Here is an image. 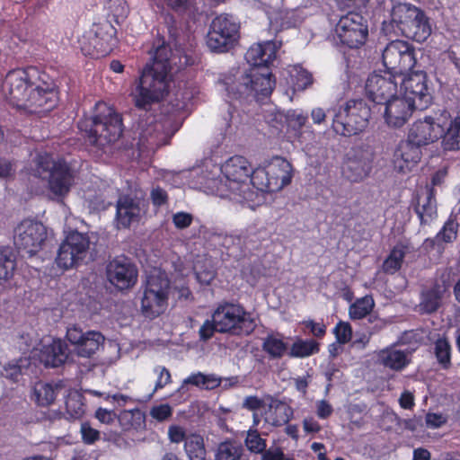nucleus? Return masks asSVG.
I'll list each match as a JSON object with an SVG mask.
<instances>
[{
	"mask_svg": "<svg viewBox=\"0 0 460 460\" xmlns=\"http://www.w3.org/2000/svg\"><path fill=\"white\" fill-rule=\"evenodd\" d=\"M433 353L440 369L448 370L452 367V346L446 337H438L435 341Z\"/></svg>",
	"mask_w": 460,
	"mask_h": 460,
	"instance_id": "2f4dec72",
	"label": "nucleus"
},
{
	"mask_svg": "<svg viewBox=\"0 0 460 460\" xmlns=\"http://www.w3.org/2000/svg\"><path fill=\"white\" fill-rule=\"evenodd\" d=\"M444 117L443 124V135L441 138V146L444 151H458L460 150V116H456L450 119L448 127L445 128V125L448 119H450V113L444 111L442 113Z\"/></svg>",
	"mask_w": 460,
	"mask_h": 460,
	"instance_id": "cd10ccee",
	"label": "nucleus"
},
{
	"mask_svg": "<svg viewBox=\"0 0 460 460\" xmlns=\"http://www.w3.org/2000/svg\"><path fill=\"white\" fill-rule=\"evenodd\" d=\"M332 130L342 137L361 133L368 125L371 108L363 99H350L328 110Z\"/></svg>",
	"mask_w": 460,
	"mask_h": 460,
	"instance_id": "39448f33",
	"label": "nucleus"
},
{
	"mask_svg": "<svg viewBox=\"0 0 460 460\" xmlns=\"http://www.w3.org/2000/svg\"><path fill=\"white\" fill-rule=\"evenodd\" d=\"M241 25L232 14L220 13L212 19L208 33L206 44L213 53H227L238 44L241 33Z\"/></svg>",
	"mask_w": 460,
	"mask_h": 460,
	"instance_id": "1a4fd4ad",
	"label": "nucleus"
},
{
	"mask_svg": "<svg viewBox=\"0 0 460 460\" xmlns=\"http://www.w3.org/2000/svg\"><path fill=\"white\" fill-rule=\"evenodd\" d=\"M271 181V190H281L291 182V164L282 157H276L266 167Z\"/></svg>",
	"mask_w": 460,
	"mask_h": 460,
	"instance_id": "bb28decb",
	"label": "nucleus"
},
{
	"mask_svg": "<svg viewBox=\"0 0 460 460\" xmlns=\"http://www.w3.org/2000/svg\"><path fill=\"white\" fill-rule=\"evenodd\" d=\"M106 278L119 290L130 289L137 282L138 269L130 258L116 256L106 265Z\"/></svg>",
	"mask_w": 460,
	"mask_h": 460,
	"instance_id": "f3484780",
	"label": "nucleus"
},
{
	"mask_svg": "<svg viewBox=\"0 0 460 460\" xmlns=\"http://www.w3.org/2000/svg\"><path fill=\"white\" fill-rule=\"evenodd\" d=\"M80 433L82 441L85 445H93L101 438L100 431L93 429L89 421H84L81 423Z\"/></svg>",
	"mask_w": 460,
	"mask_h": 460,
	"instance_id": "09e8293b",
	"label": "nucleus"
},
{
	"mask_svg": "<svg viewBox=\"0 0 460 460\" xmlns=\"http://www.w3.org/2000/svg\"><path fill=\"white\" fill-rule=\"evenodd\" d=\"M320 351V343L314 339H302L297 337L289 349L291 358H304L317 354Z\"/></svg>",
	"mask_w": 460,
	"mask_h": 460,
	"instance_id": "72a5a7b5",
	"label": "nucleus"
},
{
	"mask_svg": "<svg viewBox=\"0 0 460 460\" xmlns=\"http://www.w3.org/2000/svg\"><path fill=\"white\" fill-rule=\"evenodd\" d=\"M425 421L428 428L438 429L447 422V419L441 413L428 412Z\"/></svg>",
	"mask_w": 460,
	"mask_h": 460,
	"instance_id": "0e129e2a",
	"label": "nucleus"
},
{
	"mask_svg": "<svg viewBox=\"0 0 460 460\" xmlns=\"http://www.w3.org/2000/svg\"><path fill=\"white\" fill-rule=\"evenodd\" d=\"M405 253V246L397 244L393 247L383 262V271L386 274H394L397 272L402 268Z\"/></svg>",
	"mask_w": 460,
	"mask_h": 460,
	"instance_id": "58836bf2",
	"label": "nucleus"
},
{
	"mask_svg": "<svg viewBox=\"0 0 460 460\" xmlns=\"http://www.w3.org/2000/svg\"><path fill=\"white\" fill-rule=\"evenodd\" d=\"M287 344L283 340L271 334L268 335L262 342V349L272 358H280L287 350Z\"/></svg>",
	"mask_w": 460,
	"mask_h": 460,
	"instance_id": "49530a36",
	"label": "nucleus"
},
{
	"mask_svg": "<svg viewBox=\"0 0 460 460\" xmlns=\"http://www.w3.org/2000/svg\"><path fill=\"white\" fill-rule=\"evenodd\" d=\"M140 203L128 194L120 195L116 203L115 221L117 227L129 228L133 223L140 219Z\"/></svg>",
	"mask_w": 460,
	"mask_h": 460,
	"instance_id": "b1692460",
	"label": "nucleus"
},
{
	"mask_svg": "<svg viewBox=\"0 0 460 460\" xmlns=\"http://www.w3.org/2000/svg\"><path fill=\"white\" fill-rule=\"evenodd\" d=\"M402 79L401 89L403 96L412 102L419 110L427 109L432 102V94L428 84V75L422 70L409 71Z\"/></svg>",
	"mask_w": 460,
	"mask_h": 460,
	"instance_id": "a211bd4d",
	"label": "nucleus"
},
{
	"mask_svg": "<svg viewBox=\"0 0 460 460\" xmlns=\"http://www.w3.org/2000/svg\"><path fill=\"white\" fill-rule=\"evenodd\" d=\"M6 101L28 114H45L58 102V91L52 77L35 66L10 70L2 83Z\"/></svg>",
	"mask_w": 460,
	"mask_h": 460,
	"instance_id": "f257e3e1",
	"label": "nucleus"
},
{
	"mask_svg": "<svg viewBox=\"0 0 460 460\" xmlns=\"http://www.w3.org/2000/svg\"><path fill=\"white\" fill-rule=\"evenodd\" d=\"M189 435L186 434V430L183 427L179 425H171L168 429V437L172 443H181L185 442Z\"/></svg>",
	"mask_w": 460,
	"mask_h": 460,
	"instance_id": "13d9d810",
	"label": "nucleus"
},
{
	"mask_svg": "<svg viewBox=\"0 0 460 460\" xmlns=\"http://www.w3.org/2000/svg\"><path fill=\"white\" fill-rule=\"evenodd\" d=\"M184 449L190 460L206 459L207 450L205 447L204 438L199 434H190L184 443Z\"/></svg>",
	"mask_w": 460,
	"mask_h": 460,
	"instance_id": "c9c22d12",
	"label": "nucleus"
},
{
	"mask_svg": "<svg viewBox=\"0 0 460 460\" xmlns=\"http://www.w3.org/2000/svg\"><path fill=\"white\" fill-rule=\"evenodd\" d=\"M399 405L404 410H411L415 406L413 394L409 391H403L399 398Z\"/></svg>",
	"mask_w": 460,
	"mask_h": 460,
	"instance_id": "338daca9",
	"label": "nucleus"
},
{
	"mask_svg": "<svg viewBox=\"0 0 460 460\" xmlns=\"http://www.w3.org/2000/svg\"><path fill=\"white\" fill-rule=\"evenodd\" d=\"M243 455L242 444L234 439L220 442L215 452V460H241Z\"/></svg>",
	"mask_w": 460,
	"mask_h": 460,
	"instance_id": "473e14b6",
	"label": "nucleus"
},
{
	"mask_svg": "<svg viewBox=\"0 0 460 460\" xmlns=\"http://www.w3.org/2000/svg\"><path fill=\"white\" fill-rule=\"evenodd\" d=\"M443 135V124L430 116L416 120L409 129L408 138L419 146H428L440 139Z\"/></svg>",
	"mask_w": 460,
	"mask_h": 460,
	"instance_id": "412c9836",
	"label": "nucleus"
},
{
	"mask_svg": "<svg viewBox=\"0 0 460 460\" xmlns=\"http://www.w3.org/2000/svg\"><path fill=\"white\" fill-rule=\"evenodd\" d=\"M293 84L295 89L305 90L313 84V75L308 71L301 69L294 76Z\"/></svg>",
	"mask_w": 460,
	"mask_h": 460,
	"instance_id": "603ef678",
	"label": "nucleus"
},
{
	"mask_svg": "<svg viewBox=\"0 0 460 460\" xmlns=\"http://www.w3.org/2000/svg\"><path fill=\"white\" fill-rule=\"evenodd\" d=\"M90 246L87 234L76 230L67 234L58 251L56 263L58 268L68 270L76 266L86 256Z\"/></svg>",
	"mask_w": 460,
	"mask_h": 460,
	"instance_id": "dca6fc26",
	"label": "nucleus"
},
{
	"mask_svg": "<svg viewBox=\"0 0 460 460\" xmlns=\"http://www.w3.org/2000/svg\"><path fill=\"white\" fill-rule=\"evenodd\" d=\"M154 126H149L139 134L137 145L139 148H149L154 145H157L156 137L154 136Z\"/></svg>",
	"mask_w": 460,
	"mask_h": 460,
	"instance_id": "5fc2aeb1",
	"label": "nucleus"
},
{
	"mask_svg": "<svg viewBox=\"0 0 460 460\" xmlns=\"http://www.w3.org/2000/svg\"><path fill=\"white\" fill-rule=\"evenodd\" d=\"M391 22L402 35L420 43L424 42L432 31L425 12L409 3H398L393 6Z\"/></svg>",
	"mask_w": 460,
	"mask_h": 460,
	"instance_id": "423d86ee",
	"label": "nucleus"
},
{
	"mask_svg": "<svg viewBox=\"0 0 460 460\" xmlns=\"http://www.w3.org/2000/svg\"><path fill=\"white\" fill-rule=\"evenodd\" d=\"M38 167L49 172V187L52 193L64 197L74 183L75 175L69 164L64 158L54 160L49 154L39 155Z\"/></svg>",
	"mask_w": 460,
	"mask_h": 460,
	"instance_id": "ddd939ff",
	"label": "nucleus"
},
{
	"mask_svg": "<svg viewBox=\"0 0 460 460\" xmlns=\"http://www.w3.org/2000/svg\"><path fill=\"white\" fill-rule=\"evenodd\" d=\"M237 113L236 107L229 101L224 102L219 108V114L217 118V123L219 129L225 134L231 128L236 117L239 116Z\"/></svg>",
	"mask_w": 460,
	"mask_h": 460,
	"instance_id": "c03bdc74",
	"label": "nucleus"
},
{
	"mask_svg": "<svg viewBox=\"0 0 460 460\" xmlns=\"http://www.w3.org/2000/svg\"><path fill=\"white\" fill-rule=\"evenodd\" d=\"M421 147L407 137L397 145L394 151L393 164L398 172L411 171L420 161Z\"/></svg>",
	"mask_w": 460,
	"mask_h": 460,
	"instance_id": "5701e85b",
	"label": "nucleus"
},
{
	"mask_svg": "<svg viewBox=\"0 0 460 460\" xmlns=\"http://www.w3.org/2000/svg\"><path fill=\"white\" fill-rule=\"evenodd\" d=\"M216 332H218V326L215 323L214 319L212 318V320H206L199 331L200 341H208L214 336Z\"/></svg>",
	"mask_w": 460,
	"mask_h": 460,
	"instance_id": "6e6d98bb",
	"label": "nucleus"
},
{
	"mask_svg": "<svg viewBox=\"0 0 460 460\" xmlns=\"http://www.w3.org/2000/svg\"><path fill=\"white\" fill-rule=\"evenodd\" d=\"M333 333L340 344H346L352 338V328L348 322L340 321L333 329Z\"/></svg>",
	"mask_w": 460,
	"mask_h": 460,
	"instance_id": "3c124183",
	"label": "nucleus"
},
{
	"mask_svg": "<svg viewBox=\"0 0 460 460\" xmlns=\"http://www.w3.org/2000/svg\"><path fill=\"white\" fill-rule=\"evenodd\" d=\"M294 414L291 406L283 402H278L270 406L266 421L274 427H281L288 423Z\"/></svg>",
	"mask_w": 460,
	"mask_h": 460,
	"instance_id": "7c9ffc66",
	"label": "nucleus"
},
{
	"mask_svg": "<svg viewBox=\"0 0 460 460\" xmlns=\"http://www.w3.org/2000/svg\"><path fill=\"white\" fill-rule=\"evenodd\" d=\"M16 269V256L13 248L0 247V280H8L13 278Z\"/></svg>",
	"mask_w": 460,
	"mask_h": 460,
	"instance_id": "f704fd0d",
	"label": "nucleus"
},
{
	"mask_svg": "<svg viewBox=\"0 0 460 460\" xmlns=\"http://www.w3.org/2000/svg\"><path fill=\"white\" fill-rule=\"evenodd\" d=\"M142 289L141 313L146 318L154 320L168 307L172 292L171 280L165 271H154L146 277Z\"/></svg>",
	"mask_w": 460,
	"mask_h": 460,
	"instance_id": "0eeeda50",
	"label": "nucleus"
},
{
	"mask_svg": "<svg viewBox=\"0 0 460 460\" xmlns=\"http://www.w3.org/2000/svg\"><path fill=\"white\" fill-rule=\"evenodd\" d=\"M67 419L78 420L84 414V396L79 393L68 394L66 400Z\"/></svg>",
	"mask_w": 460,
	"mask_h": 460,
	"instance_id": "a18cd8bd",
	"label": "nucleus"
},
{
	"mask_svg": "<svg viewBox=\"0 0 460 460\" xmlns=\"http://www.w3.org/2000/svg\"><path fill=\"white\" fill-rule=\"evenodd\" d=\"M301 323L317 339H323L326 334V326L323 323H315L314 320H304Z\"/></svg>",
	"mask_w": 460,
	"mask_h": 460,
	"instance_id": "4d7b16f0",
	"label": "nucleus"
},
{
	"mask_svg": "<svg viewBox=\"0 0 460 460\" xmlns=\"http://www.w3.org/2000/svg\"><path fill=\"white\" fill-rule=\"evenodd\" d=\"M248 182L249 186L252 184L253 188L261 192L275 191L271 190V181L266 167L252 168Z\"/></svg>",
	"mask_w": 460,
	"mask_h": 460,
	"instance_id": "37998d69",
	"label": "nucleus"
},
{
	"mask_svg": "<svg viewBox=\"0 0 460 460\" xmlns=\"http://www.w3.org/2000/svg\"><path fill=\"white\" fill-rule=\"evenodd\" d=\"M335 39L345 47L358 49L368 38L367 20L358 12L349 11L341 16L334 29Z\"/></svg>",
	"mask_w": 460,
	"mask_h": 460,
	"instance_id": "9b49d317",
	"label": "nucleus"
},
{
	"mask_svg": "<svg viewBox=\"0 0 460 460\" xmlns=\"http://www.w3.org/2000/svg\"><path fill=\"white\" fill-rule=\"evenodd\" d=\"M58 385L38 382L34 386V397L38 405L46 407L54 402L57 397Z\"/></svg>",
	"mask_w": 460,
	"mask_h": 460,
	"instance_id": "ea45409f",
	"label": "nucleus"
},
{
	"mask_svg": "<svg viewBox=\"0 0 460 460\" xmlns=\"http://www.w3.org/2000/svg\"><path fill=\"white\" fill-rule=\"evenodd\" d=\"M218 332L234 336H248L256 328L252 314L243 306L232 303L219 305L213 313Z\"/></svg>",
	"mask_w": 460,
	"mask_h": 460,
	"instance_id": "9d476101",
	"label": "nucleus"
},
{
	"mask_svg": "<svg viewBox=\"0 0 460 460\" xmlns=\"http://www.w3.org/2000/svg\"><path fill=\"white\" fill-rule=\"evenodd\" d=\"M168 75L146 66L132 93L135 106L148 111L155 103L163 101L169 93Z\"/></svg>",
	"mask_w": 460,
	"mask_h": 460,
	"instance_id": "6e6552de",
	"label": "nucleus"
},
{
	"mask_svg": "<svg viewBox=\"0 0 460 460\" xmlns=\"http://www.w3.org/2000/svg\"><path fill=\"white\" fill-rule=\"evenodd\" d=\"M244 444L249 451L255 454H262L267 447L266 439L261 437L257 429L248 430Z\"/></svg>",
	"mask_w": 460,
	"mask_h": 460,
	"instance_id": "de8ad7c7",
	"label": "nucleus"
},
{
	"mask_svg": "<svg viewBox=\"0 0 460 460\" xmlns=\"http://www.w3.org/2000/svg\"><path fill=\"white\" fill-rule=\"evenodd\" d=\"M110 13L118 22L119 19H124L128 13V6L125 0H109L107 3Z\"/></svg>",
	"mask_w": 460,
	"mask_h": 460,
	"instance_id": "8fccbe9b",
	"label": "nucleus"
},
{
	"mask_svg": "<svg viewBox=\"0 0 460 460\" xmlns=\"http://www.w3.org/2000/svg\"><path fill=\"white\" fill-rule=\"evenodd\" d=\"M157 375L155 391L164 388L165 385L172 383V376L170 371L164 366H157L154 369Z\"/></svg>",
	"mask_w": 460,
	"mask_h": 460,
	"instance_id": "864d4df0",
	"label": "nucleus"
},
{
	"mask_svg": "<svg viewBox=\"0 0 460 460\" xmlns=\"http://www.w3.org/2000/svg\"><path fill=\"white\" fill-rule=\"evenodd\" d=\"M375 306V301L370 295L356 299L349 308V315L352 320H360L369 314Z\"/></svg>",
	"mask_w": 460,
	"mask_h": 460,
	"instance_id": "79ce46f5",
	"label": "nucleus"
},
{
	"mask_svg": "<svg viewBox=\"0 0 460 460\" xmlns=\"http://www.w3.org/2000/svg\"><path fill=\"white\" fill-rule=\"evenodd\" d=\"M66 338L73 347V352L76 356L85 358H93L105 341L104 336L100 332H84L76 326L67 328Z\"/></svg>",
	"mask_w": 460,
	"mask_h": 460,
	"instance_id": "6ab92c4d",
	"label": "nucleus"
},
{
	"mask_svg": "<svg viewBox=\"0 0 460 460\" xmlns=\"http://www.w3.org/2000/svg\"><path fill=\"white\" fill-rule=\"evenodd\" d=\"M261 460H295L294 458H286L281 447H270L265 449L261 455Z\"/></svg>",
	"mask_w": 460,
	"mask_h": 460,
	"instance_id": "680f3d73",
	"label": "nucleus"
},
{
	"mask_svg": "<svg viewBox=\"0 0 460 460\" xmlns=\"http://www.w3.org/2000/svg\"><path fill=\"white\" fill-rule=\"evenodd\" d=\"M92 35L84 37L81 50L84 56L101 58L108 56L118 44L117 29L109 21L94 23Z\"/></svg>",
	"mask_w": 460,
	"mask_h": 460,
	"instance_id": "f8f14e48",
	"label": "nucleus"
},
{
	"mask_svg": "<svg viewBox=\"0 0 460 460\" xmlns=\"http://www.w3.org/2000/svg\"><path fill=\"white\" fill-rule=\"evenodd\" d=\"M123 133L122 117L113 107L103 102L95 105V111L91 119L86 136L91 145L104 150L117 142Z\"/></svg>",
	"mask_w": 460,
	"mask_h": 460,
	"instance_id": "20e7f679",
	"label": "nucleus"
},
{
	"mask_svg": "<svg viewBox=\"0 0 460 460\" xmlns=\"http://www.w3.org/2000/svg\"><path fill=\"white\" fill-rule=\"evenodd\" d=\"M458 227L459 224L456 217L450 215L433 238L425 239L423 243L424 249L427 252L436 250L438 253L441 254L445 250V243H451L456 239Z\"/></svg>",
	"mask_w": 460,
	"mask_h": 460,
	"instance_id": "393cba45",
	"label": "nucleus"
},
{
	"mask_svg": "<svg viewBox=\"0 0 460 460\" xmlns=\"http://www.w3.org/2000/svg\"><path fill=\"white\" fill-rule=\"evenodd\" d=\"M46 226L33 219L22 220L14 229V244L29 257L39 252L47 240Z\"/></svg>",
	"mask_w": 460,
	"mask_h": 460,
	"instance_id": "2eb2a0df",
	"label": "nucleus"
},
{
	"mask_svg": "<svg viewBox=\"0 0 460 460\" xmlns=\"http://www.w3.org/2000/svg\"><path fill=\"white\" fill-rule=\"evenodd\" d=\"M192 220V216L186 212H178L172 217V222L178 229L187 228L191 225Z\"/></svg>",
	"mask_w": 460,
	"mask_h": 460,
	"instance_id": "e2e57ef3",
	"label": "nucleus"
},
{
	"mask_svg": "<svg viewBox=\"0 0 460 460\" xmlns=\"http://www.w3.org/2000/svg\"><path fill=\"white\" fill-rule=\"evenodd\" d=\"M377 359L385 367L394 371L403 370L411 362L407 352L394 347L381 349L377 354Z\"/></svg>",
	"mask_w": 460,
	"mask_h": 460,
	"instance_id": "c85d7f7f",
	"label": "nucleus"
},
{
	"mask_svg": "<svg viewBox=\"0 0 460 460\" xmlns=\"http://www.w3.org/2000/svg\"><path fill=\"white\" fill-rule=\"evenodd\" d=\"M150 414L156 420L163 421L172 415V408L166 403L154 406L151 409Z\"/></svg>",
	"mask_w": 460,
	"mask_h": 460,
	"instance_id": "052dcab7",
	"label": "nucleus"
},
{
	"mask_svg": "<svg viewBox=\"0 0 460 460\" xmlns=\"http://www.w3.org/2000/svg\"><path fill=\"white\" fill-rule=\"evenodd\" d=\"M414 211L419 217L420 225H427L437 217V201L433 189L428 190L422 204L418 200L414 206Z\"/></svg>",
	"mask_w": 460,
	"mask_h": 460,
	"instance_id": "c756f323",
	"label": "nucleus"
},
{
	"mask_svg": "<svg viewBox=\"0 0 460 460\" xmlns=\"http://www.w3.org/2000/svg\"><path fill=\"white\" fill-rule=\"evenodd\" d=\"M251 169L252 165L245 157L234 155L221 166V175L208 179L206 186L221 198L234 199L239 202L250 201L253 195L248 182Z\"/></svg>",
	"mask_w": 460,
	"mask_h": 460,
	"instance_id": "7ed1b4c3",
	"label": "nucleus"
},
{
	"mask_svg": "<svg viewBox=\"0 0 460 460\" xmlns=\"http://www.w3.org/2000/svg\"><path fill=\"white\" fill-rule=\"evenodd\" d=\"M170 56L171 49L165 41L163 40L162 42H158L157 46H155L154 49L153 63L147 66L148 67L155 68L160 72L164 69L165 74L168 75L171 68Z\"/></svg>",
	"mask_w": 460,
	"mask_h": 460,
	"instance_id": "e433bc0d",
	"label": "nucleus"
},
{
	"mask_svg": "<svg viewBox=\"0 0 460 460\" xmlns=\"http://www.w3.org/2000/svg\"><path fill=\"white\" fill-rule=\"evenodd\" d=\"M150 198L153 205L155 207H162L168 201L167 192L159 186L152 189Z\"/></svg>",
	"mask_w": 460,
	"mask_h": 460,
	"instance_id": "bf43d9fd",
	"label": "nucleus"
},
{
	"mask_svg": "<svg viewBox=\"0 0 460 460\" xmlns=\"http://www.w3.org/2000/svg\"><path fill=\"white\" fill-rule=\"evenodd\" d=\"M396 76L385 70L384 75L376 72L369 75L365 85L368 99L375 104H383L394 97L397 93Z\"/></svg>",
	"mask_w": 460,
	"mask_h": 460,
	"instance_id": "aec40b11",
	"label": "nucleus"
},
{
	"mask_svg": "<svg viewBox=\"0 0 460 460\" xmlns=\"http://www.w3.org/2000/svg\"><path fill=\"white\" fill-rule=\"evenodd\" d=\"M332 412V406L326 400H321L317 402L316 414L320 419L325 420L329 418Z\"/></svg>",
	"mask_w": 460,
	"mask_h": 460,
	"instance_id": "69168bd1",
	"label": "nucleus"
},
{
	"mask_svg": "<svg viewBox=\"0 0 460 460\" xmlns=\"http://www.w3.org/2000/svg\"><path fill=\"white\" fill-rule=\"evenodd\" d=\"M278 46L272 40L255 43L245 53L251 67L231 84H227V96L234 101L259 100L271 94L276 78L270 66L277 58Z\"/></svg>",
	"mask_w": 460,
	"mask_h": 460,
	"instance_id": "f03ea898",
	"label": "nucleus"
},
{
	"mask_svg": "<svg viewBox=\"0 0 460 460\" xmlns=\"http://www.w3.org/2000/svg\"><path fill=\"white\" fill-rule=\"evenodd\" d=\"M384 118L389 127L401 128L407 123L417 106L404 96L395 95L385 103Z\"/></svg>",
	"mask_w": 460,
	"mask_h": 460,
	"instance_id": "4be33fe9",
	"label": "nucleus"
},
{
	"mask_svg": "<svg viewBox=\"0 0 460 460\" xmlns=\"http://www.w3.org/2000/svg\"><path fill=\"white\" fill-rule=\"evenodd\" d=\"M343 174L350 181H359L368 173L367 164L362 160L349 158L343 166Z\"/></svg>",
	"mask_w": 460,
	"mask_h": 460,
	"instance_id": "a19ab883",
	"label": "nucleus"
},
{
	"mask_svg": "<svg viewBox=\"0 0 460 460\" xmlns=\"http://www.w3.org/2000/svg\"><path fill=\"white\" fill-rule=\"evenodd\" d=\"M67 346L60 339L53 340L50 344L43 345L40 351V360L47 367H58L67 359Z\"/></svg>",
	"mask_w": 460,
	"mask_h": 460,
	"instance_id": "a878e982",
	"label": "nucleus"
},
{
	"mask_svg": "<svg viewBox=\"0 0 460 460\" xmlns=\"http://www.w3.org/2000/svg\"><path fill=\"white\" fill-rule=\"evenodd\" d=\"M382 59L385 71L397 76L411 71L417 64L415 48L401 40H392L386 45Z\"/></svg>",
	"mask_w": 460,
	"mask_h": 460,
	"instance_id": "4468645a",
	"label": "nucleus"
},
{
	"mask_svg": "<svg viewBox=\"0 0 460 460\" xmlns=\"http://www.w3.org/2000/svg\"><path fill=\"white\" fill-rule=\"evenodd\" d=\"M303 428L305 432L307 434L318 433L322 429V427L319 424V422L312 417L304 419Z\"/></svg>",
	"mask_w": 460,
	"mask_h": 460,
	"instance_id": "774afa93",
	"label": "nucleus"
},
{
	"mask_svg": "<svg viewBox=\"0 0 460 460\" xmlns=\"http://www.w3.org/2000/svg\"><path fill=\"white\" fill-rule=\"evenodd\" d=\"M442 300V291L438 285L425 290L421 294L420 308L424 313L432 314L436 312Z\"/></svg>",
	"mask_w": 460,
	"mask_h": 460,
	"instance_id": "4c0bfd02",
	"label": "nucleus"
}]
</instances>
